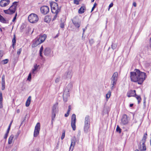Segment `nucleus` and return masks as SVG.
<instances>
[{"instance_id": "obj_64", "label": "nucleus", "mask_w": 151, "mask_h": 151, "mask_svg": "<svg viewBox=\"0 0 151 151\" xmlns=\"http://www.w3.org/2000/svg\"><path fill=\"white\" fill-rule=\"evenodd\" d=\"M12 122H11L10 123V124L9 125V126H10V127H11V124H12Z\"/></svg>"}, {"instance_id": "obj_57", "label": "nucleus", "mask_w": 151, "mask_h": 151, "mask_svg": "<svg viewBox=\"0 0 151 151\" xmlns=\"http://www.w3.org/2000/svg\"><path fill=\"white\" fill-rule=\"evenodd\" d=\"M133 105V104H130L129 105V106L130 107H132Z\"/></svg>"}, {"instance_id": "obj_45", "label": "nucleus", "mask_w": 151, "mask_h": 151, "mask_svg": "<svg viewBox=\"0 0 151 151\" xmlns=\"http://www.w3.org/2000/svg\"><path fill=\"white\" fill-rule=\"evenodd\" d=\"M74 3L75 4H76L77 5H78L79 4V1L78 0H74Z\"/></svg>"}, {"instance_id": "obj_43", "label": "nucleus", "mask_w": 151, "mask_h": 151, "mask_svg": "<svg viewBox=\"0 0 151 151\" xmlns=\"http://www.w3.org/2000/svg\"><path fill=\"white\" fill-rule=\"evenodd\" d=\"M3 100L2 93L0 92V101H2Z\"/></svg>"}, {"instance_id": "obj_52", "label": "nucleus", "mask_w": 151, "mask_h": 151, "mask_svg": "<svg viewBox=\"0 0 151 151\" xmlns=\"http://www.w3.org/2000/svg\"><path fill=\"white\" fill-rule=\"evenodd\" d=\"M133 5L134 6L136 7V4L135 2H134L133 3Z\"/></svg>"}, {"instance_id": "obj_25", "label": "nucleus", "mask_w": 151, "mask_h": 151, "mask_svg": "<svg viewBox=\"0 0 151 151\" xmlns=\"http://www.w3.org/2000/svg\"><path fill=\"white\" fill-rule=\"evenodd\" d=\"M147 132L145 133L143 135V137L142 140L141 141V142L145 143L146 141V139L147 138Z\"/></svg>"}, {"instance_id": "obj_44", "label": "nucleus", "mask_w": 151, "mask_h": 151, "mask_svg": "<svg viewBox=\"0 0 151 151\" xmlns=\"http://www.w3.org/2000/svg\"><path fill=\"white\" fill-rule=\"evenodd\" d=\"M60 80V77H58L57 78H56V79H55V82L56 83H58Z\"/></svg>"}, {"instance_id": "obj_9", "label": "nucleus", "mask_w": 151, "mask_h": 151, "mask_svg": "<svg viewBox=\"0 0 151 151\" xmlns=\"http://www.w3.org/2000/svg\"><path fill=\"white\" fill-rule=\"evenodd\" d=\"M76 115L75 114H72L71 119V126L73 130L74 131L76 129Z\"/></svg>"}, {"instance_id": "obj_50", "label": "nucleus", "mask_w": 151, "mask_h": 151, "mask_svg": "<svg viewBox=\"0 0 151 151\" xmlns=\"http://www.w3.org/2000/svg\"><path fill=\"white\" fill-rule=\"evenodd\" d=\"M8 136V134H5L4 136V138L5 139H6L7 137V136Z\"/></svg>"}, {"instance_id": "obj_15", "label": "nucleus", "mask_w": 151, "mask_h": 151, "mask_svg": "<svg viewBox=\"0 0 151 151\" xmlns=\"http://www.w3.org/2000/svg\"><path fill=\"white\" fill-rule=\"evenodd\" d=\"M121 122L123 124H127L128 122L127 116L126 114H124L121 119Z\"/></svg>"}, {"instance_id": "obj_56", "label": "nucleus", "mask_w": 151, "mask_h": 151, "mask_svg": "<svg viewBox=\"0 0 151 151\" xmlns=\"http://www.w3.org/2000/svg\"><path fill=\"white\" fill-rule=\"evenodd\" d=\"M9 130H7V131H6V134H9Z\"/></svg>"}, {"instance_id": "obj_62", "label": "nucleus", "mask_w": 151, "mask_h": 151, "mask_svg": "<svg viewBox=\"0 0 151 151\" xmlns=\"http://www.w3.org/2000/svg\"><path fill=\"white\" fill-rule=\"evenodd\" d=\"M85 29H83V35L85 31Z\"/></svg>"}, {"instance_id": "obj_5", "label": "nucleus", "mask_w": 151, "mask_h": 151, "mask_svg": "<svg viewBox=\"0 0 151 151\" xmlns=\"http://www.w3.org/2000/svg\"><path fill=\"white\" fill-rule=\"evenodd\" d=\"M17 2L15 1L13 2L12 5L7 10H4V12L5 14H11L15 12L16 10V7L17 6Z\"/></svg>"}, {"instance_id": "obj_53", "label": "nucleus", "mask_w": 151, "mask_h": 151, "mask_svg": "<svg viewBox=\"0 0 151 151\" xmlns=\"http://www.w3.org/2000/svg\"><path fill=\"white\" fill-rule=\"evenodd\" d=\"M69 115V114H68V113H66V114H65V117H68V115Z\"/></svg>"}, {"instance_id": "obj_17", "label": "nucleus", "mask_w": 151, "mask_h": 151, "mask_svg": "<svg viewBox=\"0 0 151 151\" xmlns=\"http://www.w3.org/2000/svg\"><path fill=\"white\" fill-rule=\"evenodd\" d=\"M135 95H136V91L135 90L130 91L127 93V96L129 97L131 96H134Z\"/></svg>"}, {"instance_id": "obj_7", "label": "nucleus", "mask_w": 151, "mask_h": 151, "mask_svg": "<svg viewBox=\"0 0 151 151\" xmlns=\"http://www.w3.org/2000/svg\"><path fill=\"white\" fill-rule=\"evenodd\" d=\"M28 18L29 22L32 23L37 22L39 20L38 16L34 13L30 14L28 16Z\"/></svg>"}, {"instance_id": "obj_42", "label": "nucleus", "mask_w": 151, "mask_h": 151, "mask_svg": "<svg viewBox=\"0 0 151 151\" xmlns=\"http://www.w3.org/2000/svg\"><path fill=\"white\" fill-rule=\"evenodd\" d=\"M110 88L111 90H112L115 87V86L110 84Z\"/></svg>"}, {"instance_id": "obj_63", "label": "nucleus", "mask_w": 151, "mask_h": 151, "mask_svg": "<svg viewBox=\"0 0 151 151\" xmlns=\"http://www.w3.org/2000/svg\"><path fill=\"white\" fill-rule=\"evenodd\" d=\"M17 113H19V109H17Z\"/></svg>"}, {"instance_id": "obj_19", "label": "nucleus", "mask_w": 151, "mask_h": 151, "mask_svg": "<svg viewBox=\"0 0 151 151\" xmlns=\"http://www.w3.org/2000/svg\"><path fill=\"white\" fill-rule=\"evenodd\" d=\"M50 49L49 48H47L44 50V54L45 55L48 56L50 54Z\"/></svg>"}, {"instance_id": "obj_38", "label": "nucleus", "mask_w": 151, "mask_h": 151, "mask_svg": "<svg viewBox=\"0 0 151 151\" xmlns=\"http://www.w3.org/2000/svg\"><path fill=\"white\" fill-rule=\"evenodd\" d=\"M22 51V49L21 48H20L17 50V54L18 55H19L21 53V52Z\"/></svg>"}, {"instance_id": "obj_20", "label": "nucleus", "mask_w": 151, "mask_h": 151, "mask_svg": "<svg viewBox=\"0 0 151 151\" xmlns=\"http://www.w3.org/2000/svg\"><path fill=\"white\" fill-rule=\"evenodd\" d=\"M76 141L75 140L72 139L71 140V144L70 148V150H71L72 151L73 147L75 145Z\"/></svg>"}, {"instance_id": "obj_24", "label": "nucleus", "mask_w": 151, "mask_h": 151, "mask_svg": "<svg viewBox=\"0 0 151 151\" xmlns=\"http://www.w3.org/2000/svg\"><path fill=\"white\" fill-rule=\"evenodd\" d=\"M14 137V135L12 134L9 137L8 139V143L9 144H11L12 143L13 139Z\"/></svg>"}, {"instance_id": "obj_55", "label": "nucleus", "mask_w": 151, "mask_h": 151, "mask_svg": "<svg viewBox=\"0 0 151 151\" xmlns=\"http://www.w3.org/2000/svg\"><path fill=\"white\" fill-rule=\"evenodd\" d=\"M95 7L94 6H93V7L92 8L91 10V12H92L94 9Z\"/></svg>"}, {"instance_id": "obj_21", "label": "nucleus", "mask_w": 151, "mask_h": 151, "mask_svg": "<svg viewBox=\"0 0 151 151\" xmlns=\"http://www.w3.org/2000/svg\"><path fill=\"white\" fill-rule=\"evenodd\" d=\"M51 20V18L49 15L46 16L44 18V21L47 23H49L50 22Z\"/></svg>"}, {"instance_id": "obj_26", "label": "nucleus", "mask_w": 151, "mask_h": 151, "mask_svg": "<svg viewBox=\"0 0 151 151\" xmlns=\"http://www.w3.org/2000/svg\"><path fill=\"white\" fill-rule=\"evenodd\" d=\"M85 9V7H81L78 10V13L79 14H82L84 12V10Z\"/></svg>"}, {"instance_id": "obj_31", "label": "nucleus", "mask_w": 151, "mask_h": 151, "mask_svg": "<svg viewBox=\"0 0 151 151\" xmlns=\"http://www.w3.org/2000/svg\"><path fill=\"white\" fill-rule=\"evenodd\" d=\"M135 96H136L135 97L138 100V103L139 104L141 100L140 96L137 95H135Z\"/></svg>"}, {"instance_id": "obj_22", "label": "nucleus", "mask_w": 151, "mask_h": 151, "mask_svg": "<svg viewBox=\"0 0 151 151\" xmlns=\"http://www.w3.org/2000/svg\"><path fill=\"white\" fill-rule=\"evenodd\" d=\"M39 65H37V64H35L34 65V68L32 69V74H35V71L37 69Z\"/></svg>"}, {"instance_id": "obj_39", "label": "nucleus", "mask_w": 151, "mask_h": 151, "mask_svg": "<svg viewBox=\"0 0 151 151\" xmlns=\"http://www.w3.org/2000/svg\"><path fill=\"white\" fill-rule=\"evenodd\" d=\"M65 137V131H64L62 133V136L61 137V139H63Z\"/></svg>"}, {"instance_id": "obj_37", "label": "nucleus", "mask_w": 151, "mask_h": 151, "mask_svg": "<svg viewBox=\"0 0 151 151\" xmlns=\"http://www.w3.org/2000/svg\"><path fill=\"white\" fill-rule=\"evenodd\" d=\"M31 73H30L29 74L27 80L29 81H30L31 80Z\"/></svg>"}, {"instance_id": "obj_61", "label": "nucleus", "mask_w": 151, "mask_h": 151, "mask_svg": "<svg viewBox=\"0 0 151 151\" xmlns=\"http://www.w3.org/2000/svg\"><path fill=\"white\" fill-rule=\"evenodd\" d=\"M10 126H9V127H8V128L7 130H10Z\"/></svg>"}, {"instance_id": "obj_49", "label": "nucleus", "mask_w": 151, "mask_h": 151, "mask_svg": "<svg viewBox=\"0 0 151 151\" xmlns=\"http://www.w3.org/2000/svg\"><path fill=\"white\" fill-rule=\"evenodd\" d=\"M113 3H111L110 4V5H109V9H110V8H111V7H112V6H113Z\"/></svg>"}, {"instance_id": "obj_16", "label": "nucleus", "mask_w": 151, "mask_h": 151, "mask_svg": "<svg viewBox=\"0 0 151 151\" xmlns=\"http://www.w3.org/2000/svg\"><path fill=\"white\" fill-rule=\"evenodd\" d=\"M118 73L115 72L114 73L111 78V81L117 82L118 80Z\"/></svg>"}, {"instance_id": "obj_10", "label": "nucleus", "mask_w": 151, "mask_h": 151, "mask_svg": "<svg viewBox=\"0 0 151 151\" xmlns=\"http://www.w3.org/2000/svg\"><path fill=\"white\" fill-rule=\"evenodd\" d=\"M40 123H37L35 127L34 132V136L36 137L39 133L40 130Z\"/></svg>"}, {"instance_id": "obj_35", "label": "nucleus", "mask_w": 151, "mask_h": 151, "mask_svg": "<svg viewBox=\"0 0 151 151\" xmlns=\"http://www.w3.org/2000/svg\"><path fill=\"white\" fill-rule=\"evenodd\" d=\"M117 47V45L114 43H112L111 45V48L113 50L116 49Z\"/></svg>"}, {"instance_id": "obj_58", "label": "nucleus", "mask_w": 151, "mask_h": 151, "mask_svg": "<svg viewBox=\"0 0 151 151\" xmlns=\"http://www.w3.org/2000/svg\"><path fill=\"white\" fill-rule=\"evenodd\" d=\"M96 3H95L94 4V5H93V6H94L95 7L96 6Z\"/></svg>"}, {"instance_id": "obj_46", "label": "nucleus", "mask_w": 151, "mask_h": 151, "mask_svg": "<svg viewBox=\"0 0 151 151\" xmlns=\"http://www.w3.org/2000/svg\"><path fill=\"white\" fill-rule=\"evenodd\" d=\"M61 28H63L64 27V24L63 23H61L60 24Z\"/></svg>"}, {"instance_id": "obj_4", "label": "nucleus", "mask_w": 151, "mask_h": 151, "mask_svg": "<svg viewBox=\"0 0 151 151\" xmlns=\"http://www.w3.org/2000/svg\"><path fill=\"white\" fill-rule=\"evenodd\" d=\"M46 37L47 36L45 34L40 35L35 39L32 46L35 47L41 44L45 40Z\"/></svg>"}, {"instance_id": "obj_30", "label": "nucleus", "mask_w": 151, "mask_h": 151, "mask_svg": "<svg viewBox=\"0 0 151 151\" xmlns=\"http://www.w3.org/2000/svg\"><path fill=\"white\" fill-rule=\"evenodd\" d=\"M111 92L110 91H109L106 95V99L108 100L110 97Z\"/></svg>"}, {"instance_id": "obj_12", "label": "nucleus", "mask_w": 151, "mask_h": 151, "mask_svg": "<svg viewBox=\"0 0 151 151\" xmlns=\"http://www.w3.org/2000/svg\"><path fill=\"white\" fill-rule=\"evenodd\" d=\"M73 75V73L71 70H68L66 72L63 76V78L64 79H70Z\"/></svg>"}, {"instance_id": "obj_6", "label": "nucleus", "mask_w": 151, "mask_h": 151, "mask_svg": "<svg viewBox=\"0 0 151 151\" xmlns=\"http://www.w3.org/2000/svg\"><path fill=\"white\" fill-rule=\"evenodd\" d=\"M90 117L88 115H86L85 118L84 129L85 133H87L89 131L90 126Z\"/></svg>"}, {"instance_id": "obj_36", "label": "nucleus", "mask_w": 151, "mask_h": 151, "mask_svg": "<svg viewBox=\"0 0 151 151\" xmlns=\"http://www.w3.org/2000/svg\"><path fill=\"white\" fill-rule=\"evenodd\" d=\"M43 47L42 46L40 48V56H41V57H42V52L43 51Z\"/></svg>"}, {"instance_id": "obj_3", "label": "nucleus", "mask_w": 151, "mask_h": 151, "mask_svg": "<svg viewBox=\"0 0 151 151\" xmlns=\"http://www.w3.org/2000/svg\"><path fill=\"white\" fill-rule=\"evenodd\" d=\"M72 84L69 83L65 88L63 93V99L64 101L66 102L69 96V91L71 90Z\"/></svg>"}, {"instance_id": "obj_8", "label": "nucleus", "mask_w": 151, "mask_h": 151, "mask_svg": "<svg viewBox=\"0 0 151 151\" xmlns=\"http://www.w3.org/2000/svg\"><path fill=\"white\" fill-rule=\"evenodd\" d=\"M72 22L75 26L79 28L81 25V22L79 21V18L78 16H76L72 19Z\"/></svg>"}, {"instance_id": "obj_40", "label": "nucleus", "mask_w": 151, "mask_h": 151, "mask_svg": "<svg viewBox=\"0 0 151 151\" xmlns=\"http://www.w3.org/2000/svg\"><path fill=\"white\" fill-rule=\"evenodd\" d=\"M117 82L114 81H111V83L110 84L116 86V84Z\"/></svg>"}, {"instance_id": "obj_54", "label": "nucleus", "mask_w": 151, "mask_h": 151, "mask_svg": "<svg viewBox=\"0 0 151 151\" xmlns=\"http://www.w3.org/2000/svg\"><path fill=\"white\" fill-rule=\"evenodd\" d=\"M71 109V106L70 105H69L68 106V110H69V111H70Z\"/></svg>"}, {"instance_id": "obj_13", "label": "nucleus", "mask_w": 151, "mask_h": 151, "mask_svg": "<svg viewBox=\"0 0 151 151\" xmlns=\"http://www.w3.org/2000/svg\"><path fill=\"white\" fill-rule=\"evenodd\" d=\"M10 2V0H1L0 2V6L5 7L9 4Z\"/></svg>"}, {"instance_id": "obj_1", "label": "nucleus", "mask_w": 151, "mask_h": 151, "mask_svg": "<svg viewBox=\"0 0 151 151\" xmlns=\"http://www.w3.org/2000/svg\"><path fill=\"white\" fill-rule=\"evenodd\" d=\"M131 81L134 82H137L138 84H141L146 78L145 73L140 72L139 70L136 69L134 72L130 73Z\"/></svg>"}, {"instance_id": "obj_27", "label": "nucleus", "mask_w": 151, "mask_h": 151, "mask_svg": "<svg viewBox=\"0 0 151 151\" xmlns=\"http://www.w3.org/2000/svg\"><path fill=\"white\" fill-rule=\"evenodd\" d=\"M0 22L3 23H6L5 19L0 14Z\"/></svg>"}, {"instance_id": "obj_47", "label": "nucleus", "mask_w": 151, "mask_h": 151, "mask_svg": "<svg viewBox=\"0 0 151 151\" xmlns=\"http://www.w3.org/2000/svg\"><path fill=\"white\" fill-rule=\"evenodd\" d=\"M17 16V13H16V14L15 15V16L14 17L13 19L12 20L13 22H14L15 21V19H16Z\"/></svg>"}, {"instance_id": "obj_23", "label": "nucleus", "mask_w": 151, "mask_h": 151, "mask_svg": "<svg viewBox=\"0 0 151 151\" xmlns=\"http://www.w3.org/2000/svg\"><path fill=\"white\" fill-rule=\"evenodd\" d=\"M31 100V97L30 96H29L27 99V100L26 103V106L27 107H28L29 106Z\"/></svg>"}, {"instance_id": "obj_2", "label": "nucleus", "mask_w": 151, "mask_h": 151, "mask_svg": "<svg viewBox=\"0 0 151 151\" xmlns=\"http://www.w3.org/2000/svg\"><path fill=\"white\" fill-rule=\"evenodd\" d=\"M50 6L52 12L55 14L52 19V21H53L56 19L57 17V14L60 12L61 6H58V4L55 2H53L52 4H50Z\"/></svg>"}, {"instance_id": "obj_18", "label": "nucleus", "mask_w": 151, "mask_h": 151, "mask_svg": "<svg viewBox=\"0 0 151 151\" xmlns=\"http://www.w3.org/2000/svg\"><path fill=\"white\" fill-rule=\"evenodd\" d=\"M1 89L2 90H4L5 88V81L4 76H3L1 78Z\"/></svg>"}, {"instance_id": "obj_29", "label": "nucleus", "mask_w": 151, "mask_h": 151, "mask_svg": "<svg viewBox=\"0 0 151 151\" xmlns=\"http://www.w3.org/2000/svg\"><path fill=\"white\" fill-rule=\"evenodd\" d=\"M12 47H13V48L14 49V48L15 46V44H16V39H15V36L12 39Z\"/></svg>"}, {"instance_id": "obj_60", "label": "nucleus", "mask_w": 151, "mask_h": 151, "mask_svg": "<svg viewBox=\"0 0 151 151\" xmlns=\"http://www.w3.org/2000/svg\"><path fill=\"white\" fill-rule=\"evenodd\" d=\"M70 112V111H69V110H68V111H67V113L68 114H69Z\"/></svg>"}, {"instance_id": "obj_14", "label": "nucleus", "mask_w": 151, "mask_h": 151, "mask_svg": "<svg viewBox=\"0 0 151 151\" xmlns=\"http://www.w3.org/2000/svg\"><path fill=\"white\" fill-rule=\"evenodd\" d=\"M138 148L140 151L145 150L146 147L145 143L140 142L139 145L138 146Z\"/></svg>"}, {"instance_id": "obj_41", "label": "nucleus", "mask_w": 151, "mask_h": 151, "mask_svg": "<svg viewBox=\"0 0 151 151\" xmlns=\"http://www.w3.org/2000/svg\"><path fill=\"white\" fill-rule=\"evenodd\" d=\"M3 52L1 50H0V59L1 58L3 55Z\"/></svg>"}, {"instance_id": "obj_59", "label": "nucleus", "mask_w": 151, "mask_h": 151, "mask_svg": "<svg viewBox=\"0 0 151 151\" xmlns=\"http://www.w3.org/2000/svg\"><path fill=\"white\" fill-rule=\"evenodd\" d=\"M36 151H40V150L39 149H37Z\"/></svg>"}, {"instance_id": "obj_51", "label": "nucleus", "mask_w": 151, "mask_h": 151, "mask_svg": "<svg viewBox=\"0 0 151 151\" xmlns=\"http://www.w3.org/2000/svg\"><path fill=\"white\" fill-rule=\"evenodd\" d=\"M89 42L91 44H93V39H91V40H90Z\"/></svg>"}, {"instance_id": "obj_48", "label": "nucleus", "mask_w": 151, "mask_h": 151, "mask_svg": "<svg viewBox=\"0 0 151 151\" xmlns=\"http://www.w3.org/2000/svg\"><path fill=\"white\" fill-rule=\"evenodd\" d=\"M3 107L2 101H0V108H2Z\"/></svg>"}, {"instance_id": "obj_33", "label": "nucleus", "mask_w": 151, "mask_h": 151, "mask_svg": "<svg viewBox=\"0 0 151 151\" xmlns=\"http://www.w3.org/2000/svg\"><path fill=\"white\" fill-rule=\"evenodd\" d=\"M9 60L8 59H6L1 61V63L3 64L7 63L8 62Z\"/></svg>"}, {"instance_id": "obj_28", "label": "nucleus", "mask_w": 151, "mask_h": 151, "mask_svg": "<svg viewBox=\"0 0 151 151\" xmlns=\"http://www.w3.org/2000/svg\"><path fill=\"white\" fill-rule=\"evenodd\" d=\"M58 105V103H56L54 105V106L52 107V112H53V113L54 112H55L56 110V109L57 107V106Z\"/></svg>"}, {"instance_id": "obj_11", "label": "nucleus", "mask_w": 151, "mask_h": 151, "mask_svg": "<svg viewBox=\"0 0 151 151\" xmlns=\"http://www.w3.org/2000/svg\"><path fill=\"white\" fill-rule=\"evenodd\" d=\"M40 10L42 14H46L49 12V8L47 6H44L40 8Z\"/></svg>"}, {"instance_id": "obj_34", "label": "nucleus", "mask_w": 151, "mask_h": 151, "mask_svg": "<svg viewBox=\"0 0 151 151\" xmlns=\"http://www.w3.org/2000/svg\"><path fill=\"white\" fill-rule=\"evenodd\" d=\"M121 129L120 128L118 125H117L116 128V131L117 132L120 133L121 132Z\"/></svg>"}, {"instance_id": "obj_32", "label": "nucleus", "mask_w": 151, "mask_h": 151, "mask_svg": "<svg viewBox=\"0 0 151 151\" xmlns=\"http://www.w3.org/2000/svg\"><path fill=\"white\" fill-rule=\"evenodd\" d=\"M55 116V112L53 113L52 112V124L53 120H54Z\"/></svg>"}]
</instances>
